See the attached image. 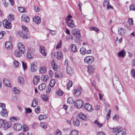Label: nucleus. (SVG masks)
Wrapping results in <instances>:
<instances>
[{
    "label": "nucleus",
    "mask_w": 135,
    "mask_h": 135,
    "mask_svg": "<svg viewBox=\"0 0 135 135\" xmlns=\"http://www.w3.org/2000/svg\"><path fill=\"white\" fill-rule=\"evenodd\" d=\"M113 81L114 88L117 93L119 94H120V90H123V89L122 85L118 80V78L117 76H115L113 79Z\"/></svg>",
    "instance_id": "f257e3e1"
},
{
    "label": "nucleus",
    "mask_w": 135,
    "mask_h": 135,
    "mask_svg": "<svg viewBox=\"0 0 135 135\" xmlns=\"http://www.w3.org/2000/svg\"><path fill=\"white\" fill-rule=\"evenodd\" d=\"M22 28L24 32L25 35L23 32H22L20 33V35L24 39H27V36L26 35L27 34V32L28 31V30L27 28L23 25L22 26Z\"/></svg>",
    "instance_id": "f03ea898"
},
{
    "label": "nucleus",
    "mask_w": 135,
    "mask_h": 135,
    "mask_svg": "<svg viewBox=\"0 0 135 135\" xmlns=\"http://www.w3.org/2000/svg\"><path fill=\"white\" fill-rule=\"evenodd\" d=\"M83 104V102L81 100H76L74 102V106L78 109L81 108Z\"/></svg>",
    "instance_id": "7ed1b4c3"
},
{
    "label": "nucleus",
    "mask_w": 135,
    "mask_h": 135,
    "mask_svg": "<svg viewBox=\"0 0 135 135\" xmlns=\"http://www.w3.org/2000/svg\"><path fill=\"white\" fill-rule=\"evenodd\" d=\"M94 58L92 56H87L85 57L84 61L87 64H91L94 61Z\"/></svg>",
    "instance_id": "20e7f679"
},
{
    "label": "nucleus",
    "mask_w": 135,
    "mask_h": 135,
    "mask_svg": "<svg viewBox=\"0 0 135 135\" xmlns=\"http://www.w3.org/2000/svg\"><path fill=\"white\" fill-rule=\"evenodd\" d=\"M72 33L77 38L79 39L81 37V35L79 30H77L76 29L73 30Z\"/></svg>",
    "instance_id": "39448f33"
},
{
    "label": "nucleus",
    "mask_w": 135,
    "mask_h": 135,
    "mask_svg": "<svg viewBox=\"0 0 135 135\" xmlns=\"http://www.w3.org/2000/svg\"><path fill=\"white\" fill-rule=\"evenodd\" d=\"M3 24L5 28L10 29L12 27V25L10 21H8L7 20H5L3 21Z\"/></svg>",
    "instance_id": "423d86ee"
},
{
    "label": "nucleus",
    "mask_w": 135,
    "mask_h": 135,
    "mask_svg": "<svg viewBox=\"0 0 135 135\" xmlns=\"http://www.w3.org/2000/svg\"><path fill=\"white\" fill-rule=\"evenodd\" d=\"M3 126L2 128L3 129L6 130L9 128L12 125L10 121H4Z\"/></svg>",
    "instance_id": "0eeeda50"
},
{
    "label": "nucleus",
    "mask_w": 135,
    "mask_h": 135,
    "mask_svg": "<svg viewBox=\"0 0 135 135\" xmlns=\"http://www.w3.org/2000/svg\"><path fill=\"white\" fill-rule=\"evenodd\" d=\"M82 89L80 87H78L77 89L74 90V95L77 97L79 96L81 94Z\"/></svg>",
    "instance_id": "6e6552de"
},
{
    "label": "nucleus",
    "mask_w": 135,
    "mask_h": 135,
    "mask_svg": "<svg viewBox=\"0 0 135 135\" xmlns=\"http://www.w3.org/2000/svg\"><path fill=\"white\" fill-rule=\"evenodd\" d=\"M35 50L31 48L30 47L28 49V52L27 53V57L28 59L31 58V53L33 52Z\"/></svg>",
    "instance_id": "1a4fd4ad"
},
{
    "label": "nucleus",
    "mask_w": 135,
    "mask_h": 135,
    "mask_svg": "<svg viewBox=\"0 0 135 135\" xmlns=\"http://www.w3.org/2000/svg\"><path fill=\"white\" fill-rule=\"evenodd\" d=\"M13 128L17 131H20L22 129V126L19 123H16L14 125Z\"/></svg>",
    "instance_id": "9d476101"
},
{
    "label": "nucleus",
    "mask_w": 135,
    "mask_h": 135,
    "mask_svg": "<svg viewBox=\"0 0 135 135\" xmlns=\"http://www.w3.org/2000/svg\"><path fill=\"white\" fill-rule=\"evenodd\" d=\"M67 23L68 25L70 27L73 28L75 27L74 22L73 20H69L67 21Z\"/></svg>",
    "instance_id": "9b49d317"
},
{
    "label": "nucleus",
    "mask_w": 135,
    "mask_h": 135,
    "mask_svg": "<svg viewBox=\"0 0 135 135\" xmlns=\"http://www.w3.org/2000/svg\"><path fill=\"white\" fill-rule=\"evenodd\" d=\"M17 46L18 48V50L20 51H21V52L24 53L25 49L24 45L21 43H19L18 45Z\"/></svg>",
    "instance_id": "f8f14e48"
},
{
    "label": "nucleus",
    "mask_w": 135,
    "mask_h": 135,
    "mask_svg": "<svg viewBox=\"0 0 135 135\" xmlns=\"http://www.w3.org/2000/svg\"><path fill=\"white\" fill-rule=\"evenodd\" d=\"M33 21L36 24H38L40 23L41 22V20L38 16H34L33 19Z\"/></svg>",
    "instance_id": "ddd939ff"
},
{
    "label": "nucleus",
    "mask_w": 135,
    "mask_h": 135,
    "mask_svg": "<svg viewBox=\"0 0 135 135\" xmlns=\"http://www.w3.org/2000/svg\"><path fill=\"white\" fill-rule=\"evenodd\" d=\"M31 70L33 72H35L37 70V68L36 64L34 62H33L31 64Z\"/></svg>",
    "instance_id": "4468645a"
},
{
    "label": "nucleus",
    "mask_w": 135,
    "mask_h": 135,
    "mask_svg": "<svg viewBox=\"0 0 135 135\" xmlns=\"http://www.w3.org/2000/svg\"><path fill=\"white\" fill-rule=\"evenodd\" d=\"M3 82L5 85L9 87H11L12 85L10 84L9 81L6 79H3Z\"/></svg>",
    "instance_id": "2eb2a0df"
},
{
    "label": "nucleus",
    "mask_w": 135,
    "mask_h": 135,
    "mask_svg": "<svg viewBox=\"0 0 135 135\" xmlns=\"http://www.w3.org/2000/svg\"><path fill=\"white\" fill-rule=\"evenodd\" d=\"M15 56L18 57H21L22 54H23L24 53L21 52V51H20L18 50H15Z\"/></svg>",
    "instance_id": "dca6fc26"
},
{
    "label": "nucleus",
    "mask_w": 135,
    "mask_h": 135,
    "mask_svg": "<svg viewBox=\"0 0 135 135\" xmlns=\"http://www.w3.org/2000/svg\"><path fill=\"white\" fill-rule=\"evenodd\" d=\"M84 107L85 109L87 110L91 111L92 110V108L91 105L89 103H86L84 105Z\"/></svg>",
    "instance_id": "f3484780"
},
{
    "label": "nucleus",
    "mask_w": 135,
    "mask_h": 135,
    "mask_svg": "<svg viewBox=\"0 0 135 135\" xmlns=\"http://www.w3.org/2000/svg\"><path fill=\"white\" fill-rule=\"evenodd\" d=\"M1 115L3 117H7L8 115V113L6 109L2 110L0 112Z\"/></svg>",
    "instance_id": "a211bd4d"
},
{
    "label": "nucleus",
    "mask_w": 135,
    "mask_h": 135,
    "mask_svg": "<svg viewBox=\"0 0 135 135\" xmlns=\"http://www.w3.org/2000/svg\"><path fill=\"white\" fill-rule=\"evenodd\" d=\"M21 20L22 21L27 23L29 22L30 21V19L29 17L24 15L22 16Z\"/></svg>",
    "instance_id": "6ab92c4d"
},
{
    "label": "nucleus",
    "mask_w": 135,
    "mask_h": 135,
    "mask_svg": "<svg viewBox=\"0 0 135 135\" xmlns=\"http://www.w3.org/2000/svg\"><path fill=\"white\" fill-rule=\"evenodd\" d=\"M126 133V130L125 129H122L121 130H119L116 135H124Z\"/></svg>",
    "instance_id": "aec40b11"
},
{
    "label": "nucleus",
    "mask_w": 135,
    "mask_h": 135,
    "mask_svg": "<svg viewBox=\"0 0 135 135\" xmlns=\"http://www.w3.org/2000/svg\"><path fill=\"white\" fill-rule=\"evenodd\" d=\"M79 116L80 119L86 121L87 120V117L85 115L83 114V113L81 112L79 114Z\"/></svg>",
    "instance_id": "412c9836"
},
{
    "label": "nucleus",
    "mask_w": 135,
    "mask_h": 135,
    "mask_svg": "<svg viewBox=\"0 0 135 135\" xmlns=\"http://www.w3.org/2000/svg\"><path fill=\"white\" fill-rule=\"evenodd\" d=\"M5 46L6 48L8 49H11L12 47L11 42L8 41L6 42L5 43Z\"/></svg>",
    "instance_id": "4be33fe9"
},
{
    "label": "nucleus",
    "mask_w": 135,
    "mask_h": 135,
    "mask_svg": "<svg viewBox=\"0 0 135 135\" xmlns=\"http://www.w3.org/2000/svg\"><path fill=\"white\" fill-rule=\"evenodd\" d=\"M118 31L119 34L122 35H124L126 32L125 30L122 28H119Z\"/></svg>",
    "instance_id": "5701e85b"
},
{
    "label": "nucleus",
    "mask_w": 135,
    "mask_h": 135,
    "mask_svg": "<svg viewBox=\"0 0 135 135\" xmlns=\"http://www.w3.org/2000/svg\"><path fill=\"white\" fill-rule=\"evenodd\" d=\"M40 80L39 77L38 76H35L34 77L33 79V83L36 85H37Z\"/></svg>",
    "instance_id": "b1692460"
},
{
    "label": "nucleus",
    "mask_w": 135,
    "mask_h": 135,
    "mask_svg": "<svg viewBox=\"0 0 135 135\" xmlns=\"http://www.w3.org/2000/svg\"><path fill=\"white\" fill-rule=\"evenodd\" d=\"M118 55L119 57H124L126 55V53L124 51L122 50L118 53Z\"/></svg>",
    "instance_id": "393cba45"
},
{
    "label": "nucleus",
    "mask_w": 135,
    "mask_h": 135,
    "mask_svg": "<svg viewBox=\"0 0 135 135\" xmlns=\"http://www.w3.org/2000/svg\"><path fill=\"white\" fill-rule=\"evenodd\" d=\"M55 61V60H52L51 66L53 70L55 71H56L57 70V65H56Z\"/></svg>",
    "instance_id": "a878e982"
},
{
    "label": "nucleus",
    "mask_w": 135,
    "mask_h": 135,
    "mask_svg": "<svg viewBox=\"0 0 135 135\" xmlns=\"http://www.w3.org/2000/svg\"><path fill=\"white\" fill-rule=\"evenodd\" d=\"M88 72L89 73H91L93 72L94 70V67L91 66H89L88 67Z\"/></svg>",
    "instance_id": "bb28decb"
},
{
    "label": "nucleus",
    "mask_w": 135,
    "mask_h": 135,
    "mask_svg": "<svg viewBox=\"0 0 135 135\" xmlns=\"http://www.w3.org/2000/svg\"><path fill=\"white\" fill-rule=\"evenodd\" d=\"M70 48L71 51L73 52H75L77 51V48L75 44H72L71 45Z\"/></svg>",
    "instance_id": "cd10ccee"
},
{
    "label": "nucleus",
    "mask_w": 135,
    "mask_h": 135,
    "mask_svg": "<svg viewBox=\"0 0 135 135\" xmlns=\"http://www.w3.org/2000/svg\"><path fill=\"white\" fill-rule=\"evenodd\" d=\"M46 86V84L44 83H42L38 87V89L40 90H42L44 89Z\"/></svg>",
    "instance_id": "c85d7f7f"
},
{
    "label": "nucleus",
    "mask_w": 135,
    "mask_h": 135,
    "mask_svg": "<svg viewBox=\"0 0 135 135\" xmlns=\"http://www.w3.org/2000/svg\"><path fill=\"white\" fill-rule=\"evenodd\" d=\"M55 76L58 78H61L62 76V73L60 71H57L55 72Z\"/></svg>",
    "instance_id": "c756f323"
},
{
    "label": "nucleus",
    "mask_w": 135,
    "mask_h": 135,
    "mask_svg": "<svg viewBox=\"0 0 135 135\" xmlns=\"http://www.w3.org/2000/svg\"><path fill=\"white\" fill-rule=\"evenodd\" d=\"M73 123L74 126L78 127L79 125L80 122L78 119H76L73 120Z\"/></svg>",
    "instance_id": "7c9ffc66"
},
{
    "label": "nucleus",
    "mask_w": 135,
    "mask_h": 135,
    "mask_svg": "<svg viewBox=\"0 0 135 135\" xmlns=\"http://www.w3.org/2000/svg\"><path fill=\"white\" fill-rule=\"evenodd\" d=\"M40 51L41 53L44 56L46 55V53L45 52L44 47L42 46H40Z\"/></svg>",
    "instance_id": "2f4dec72"
},
{
    "label": "nucleus",
    "mask_w": 135,
    "mask_h": 135,
    "mask_svg": "<svg viewBox=\"0 0 135 135\" xmlns=\"http://www.w3.org/2000/svg\"><path fill=\"white\" fill-rule=\"evenodd\" d=\"M47 116L46 114L40 115L38 116V119L39 120H41L47 118Z\"/></svg>",
    "instance_id": "473e14b6"
},
{
    "label": "nucleus",
    "mask_w": 135,
    "mask_h": 135,
    "mask_svg": "<svg viewBox=\"0 0 135 135\" xmlns=\"http://www.w3.org/2000/svg\"><path fill=\"white\" fill-rule=\"evenodd\" d=\"M66 70L67 73L69 74H71L72 73L71 69L70 66H67L66 68Z\"/></svg>",
    "instance_id": "72a5a7b5"
},
{
    "label": "nucleus",
    "mask_w": 135,
    "mask_h": 135,
    "mask_svg": "<svg viewBox=\"0 0 135 135\" xmlns=\"http://www.w3.org/2000/svg\"><path fill=\"white\" fill-rule=\"evenodd\" d=\"M94 123L99 128L103 126V124L100 123L97 120L94 121Z\"/></svg>",
    "instance_id": "f704fd0d"
},
{
    "label": "nucleus",
    "mask_w": 135,
    "mask_h": 135,
    "mask_svg": "<svg viewBox=\"0 0 135 135\" xmlns=\"http://www.w3.org/2000/svg\"><path fill=\"white\" fill-rule=\"evenodd\" d=\"M46 71V67L45 66H43L40 68V71L41 73H45Z\"/></svg>",
    "instance_id": "c9c22d12"
},
{
    "label": "nucleus",
    "mask_w": 135,
    "mask_h": 135,
    "mask_svg": "<svg viewBox=\"0 0 135 135\" xmlns=\"http://www.w3.org/2000/svg\"><path fill=\"white\" fill-rule=\"evenodd\" d=\"M10 119L11 121L14 122L17 120H19L20 119V118L17 117H12L10 118Z\"/></svg>",
    "instance_id": "e433bc0d"
},
{
    "label": "nucleus",
    "mask_w": 135,
    "mask_h": 135,
    "mask_svg": "<svg viewBox=\"0 0 135 135\" xmlns=\"http://www.w3.org/2000/svg\"><path fill=\"white\" fill-rule=\"evenodd\" d=\"M38 103V102L37 101L36 99H35L33 101L32 103L31 106L33 107H35L37 105Z\"/></svg>",
    "instance_id": "4c0bfd02"
},
{
    "label": "nucleus",
    "mask_w": 135,
    "mask_h": 135,
    "mask_svg": "<svg viewBox=\"0 0 135 135\" xmlns=\"http://www.w3.org/2000/svg\"><path fill=\"white\" fill-rule=\"evenodd\" d=\"M41 97L42 99L44 101H47L49 100L48 97L47 95H42Z\"/></svg>",
    "instance_id": "58836bf2"
},
{
    "label": "nucleus",
    "mask_w": 135,
    "mask_h": 135,
    "mask_svg": "<svg viewBox=\"0 0 135 135\" xmlns=\"http://www.w3.org/2000/svg\"><path fill=\"white\" fill-rule=\"evenodd\" d=\"M18 81L19 83H20L21 84H23L24 80V78L21 76H20L18 78Z\"/></svg>",
    "instance_id": "ea45409f"
},
{
    "label": "nucleus",
    "mask_w": 135,
    "mask_h": 135,
    "mask_svg": "<svg viewBox=\"0 0 135 135\" xmlns=\"http://www.w3.org/2000/svg\"><path fill=\"white\" fill-rule=\"evenodd\" d=\"M18 9L19 12L21 13H25L26 12L25 8L22 7H18Z\"/></svg>",
    "instance_id": "a19ab883"
},
{
    "label": "nucleus",
    "mask_w": 135,
    "mask_h": 135,
    "mask_svg": "<svg viewBox=\"0 0 135 135\" xmlns=\"http://www.w3.org/2000/svg\"><path fill=\"white\" fill-rule=\"evenodd\" d=\"M8 19L9 20L12 21L14 19V16L12 14H10L8 16Z\"/></svg>",
    "instance_id": "79ce46f5"
},
{
    "label": "nucleus",
    "mask_w": 135,
    "mask_h": 135,
    "mask_svg": "<svg viewBox=\"0 0 135 135\" xmlns=\"http://www.w3.org/2000/svg\"><path fill=\"white\" fill-rule=\"evenodd\" d=\"M78 132L76 130H73L71 131L70 135H78Z\"/></svg>",
    "instance_id": "37998d69"
},
{
    "label": "nucleus",
    "mask_w": 135,
    "mask_h": 135,
    "mask_svg": "<svg viewBox=\"0 0 135 135\" xmlns=\"http://www.w3.org/2000/svg\"><path fill=\"white\" fill-rule=\"evenodd\" d=\"M41 79L45 82H46L47 81V80L49 79V77L47 75L44 76L43 77H42Z\"/></svg>",
    "instance_id": "c03bdc74"
},
{
    "label": "nucleus",
    "mask_w": 135,
    "mask_h": 135,
    "mask_svg": "<svg viewBox=\"0 0 135 135\" xmlns=\"http://www.w3.org/2000/svg\"><path fill=\"white\" fill-rule=\"evenodd\" d=\"M86 49L82 47L80 50V53L82 55H84L86 53Z\"/></svg>",
    "instance_id": "a18cd8bd"
},
{
    "label": "nucleus",
    "mask_w": 135,
    "mask_h": 135,
    "mask_svg": "<svg viewBox=\"0 0 135 135\" xmlns=\"http://www.w3.org/2000/svg\"><path fill=\"white\" fill-rule=\"evenodd\" d=\"M57 58L60 59H61L62 57V54L60 51L57 52Z\"/></svg>",
    "instance_id": "49530a36"
},
{
    "label": "nucleus",
    "mask_w": 135,
    "mask_h": 135,
    "mask_svg": "<svg viewBox=\"0 0 135 135\" xmlns=\"http://www.w3.org/2000/svg\"><path fill=\"white\" fill-rule=\"evenodd\" d=\"M12 91L14 93L17 94H19L20 92V91L18 90L15 88H14L13 89Z\"/></svg>",
    "instance_id": "de8ad7c7"
},
{
    "label": "nucleus",
    "mask_w": 135,
    "mask_h": 135,
    "mask_svg": "<svg viewBox=\"0 0 135 135\" xmlns=\"http://www.w3.org/2000/svg\"><path fill=\"white\" fill-rule=\"evenodd\" d=\"M63 93L62 91H61L59 89L58 90H57L56 92V94L58 95L59 96L62 95Z\"/></svg>",
    "instance_id": "09e8293b"
},
{
    "label": "nucleus",
    "mask_w": 135,
    "mask_h": 135,
    "mask_svg": "<svg viewBox=\"0 0 135 135\" xmlns=\"http://www.w3.org/2000/svg\"><path fill=\"white\" fill-rule=\"evenodd\" d=\"M56 83V82L54 79H52L50 82V85L51 87H53Z\"/></svg>",
    "instance_id": "8fccbe9b"
},
{
    "label": "nucleus",
    "mask_w": 135,
    "mask_h": 135,
    "mask_svg": "<svg viewBox=\"0 0 135 135\" xmlns=\"http://www.w3.org/2000/svg\"><path fill=\"white\" fill-rule=\"evenodd\" d=\"M41 126L44 129L46 128L47 127V124L45 123L41 122L40 123Z\"/></svg>",
    "instance_id": "3c124183"
},
{
    "label": "nucleus",
    "mask_w": 135,
    "mask_h": 135,
    "mask_svg": "<svg viewBox=\"0 0 135 135\" xmlns=\"http://www.w3.org/2000/svg\"><path fill=\"white\" fill-rule=\"evenodd\" d=\"M67 102L68 103L71 104L73 102V100L72 98H69L67 100Z\"/></svg>",
    "instance_id": "603ef678"
},
{
    "label": "nucleus",
    "mask_w": 135,
    "mask_h": 135,
    "mask_svg": "<svg viewBox=\"0 0 135 135\" xmlns=\"http://www.w3.org/2000/svg\"><path fill=\"white\" fill-rule=\"evenodd\" d=\"M23 129L24 132H26L29 129V128L25 124L23 126Z\"/></svg>",
    "instance_id": "864d4df0"
},
{
    "label": "nucleus",
    "mask_w": 135,
    "mask_h": 135,
    "mask_svg": "<svg viewBox=\"0 0 135 135\" xmlns=\"http://www.w3.org/2000/svg\"><path fill=\"white\" fill-rule=\"evenodd\" d=\"M5 120L0 119V128H2Z\"/></svg>",
    "instance_id": "5fc2aeb1"
},
{
    "label": "nucleus",
    "mask_w": 135,
    "mask_h": 135,
    "mask_svg": "<svg viewBox=\"0 0 135 135\" xmlns=\"http://www.w3.org/2000/svg\"><path fill=\"white\" fill-rule=\"evenodd\" d=\"M109 3V0H104L103 3V6L104 7L107 6Z\"/></svg>",
    "instance_id": "6e6d98bb"
},
{
    "label": "nucleus",
    "mask_w": 135,
    "mask_h": 135,
    "mask_svg": "<svg viewBox=\"0 0 135 135\" xmlns=\"http://www.w3.org/2000/svg\"><path fill=\"white\" fill-rule=\"evenodd\" d=\"M6 106V105L4 103H0V107L2 108V110L5 109Z\"/></svg>",
    "instance_id": "4d7b16f0"
},
{
    "label": "nucleus",
    "mask_w": 135,
    "mask_h": 135,
    "mask_svg": "<svg viewBox=\"0 0 135 135\" xmlns=\"http://www.w3.org/2000/svg\"><path fill=\"white\" fill-rule=\"evenodd\" d=\"M13 64L14 67H18L19 65L18 62L16 60H14V61Z\"/></svg>",
    "instance_id": "13d9d810"
},
{
    "label": "nucleus",
    "mask_w": 135,
    "mask_h": 135,
    "mask_svg": "<svg viewBox=\"0 0 135 135\" xmlns=\"http://www.w3.org/2000/svg\"><path fill=\"white\" fill-rule=\"evenodd\" d=\"M55 135H61V133L60 130L59 129L56 130Z\"/></svg>",
    "instance_id": "bf43d9fd"
},
{
    "label": "nucleus",
    "mask_w": 135,
    "mask_h": 135,
    "mask_svg": "<svg viewBox=\"0 0 135 135\" xmlns=\"http://www.w3.org/2000/svg\"><path fill=\"white\" fill-rule=\"evenodd\" d=\"M131 74L132 77L135 79V70L133 69L131 72Z\"/></svg>",
    "instance_id": "052dcab7"
},
{
    "label": "nucleus",
    "mask_w": 135,
    "mask_h": 135,
    "mask_svg": "<svg viewBox=\"0 0 135 135\" xmlns=\"http://www.w3.org/2000/svg\"><path fill=\"white\" fill-rule=\"evenodd\" d=\"M112 129H113V133H115L117 132L120 129V128H119L118 127H116L114 128H113Z\"/></svg>",
    "instance_id": "680f3d73"
},
{
    "label": "nucleus",
    "mask_w": 135,
    "mask_h": 135,
    "mask_svg": "<svg viewBox=\"0 0 135 135\" xmlns=\"http://www.w3.org/2000/svg\"><path fill=\"white\" fill-rule=\"evenodd\" d=\"M40 108L39 106H38L37 107V108L35 109V111L36 113L38 114L40 113Z\"/></svg>",
    "instance_id": "e2e57ef3"
},
{
    "label": "nucleus",
    "mask_w": 135,
    "mask_h": 135,
    "mask_svg": "<svg viewBox=\"0 0 135 135\" xmlns=\"http://www.w3.org/2000/svg\"><path fill=\"white\" fill-rule=\"evenodd\" d=\"M5 34V32L4 31H1L0 32V39L2 38Z\"/></svg>",
    "instance_id": "0e129e2a"
},
{
    "label": "nucleus",
    "mask_w": 135,
    "mask_h": 135,
    "mask_svg": "<svg viewBox=\"0 0 135 135\" xmlns=\"http://www.w3.org/2000/svg\"><path fill=\"white\" fill-rule=\"evenodd\" d=\"M128 21L129 24L131 25H133V21L132 18H129L128 20Z\"/></svg>",
    "instance_id": "69168bd1"
},
{
    "label": "nucleus",
    "mask_w": 135,
    "mask_h": 135,
    "mask_svg": "<svg viewBox=\"0 0 135 135\" xmlns=\"http://www.w3.org/2000/svg\"><path fill=\"white\" fill-rule=\"evenodd\" d=\"M130 10L135 11V5L134 4H132L129 7Z\"/></svg>",
    "instance_id": "338daca9"
},
{
    "label": "nucleus",
    "mask_w": 135,
    "mask_h": 135,
    "mask_svg": "<svg viewBox=\"0 0 135 135\" xmlns=\"http://www.w3.org/2000/svg\"><path fill=\"white\" fill-rule=\"evenodd\" d=\"M119 116L118 115H115L113 117V119L115 120H117L119 119Z\"/></svg>",
    "instance_id": "774afa93"
}]
</instances>
